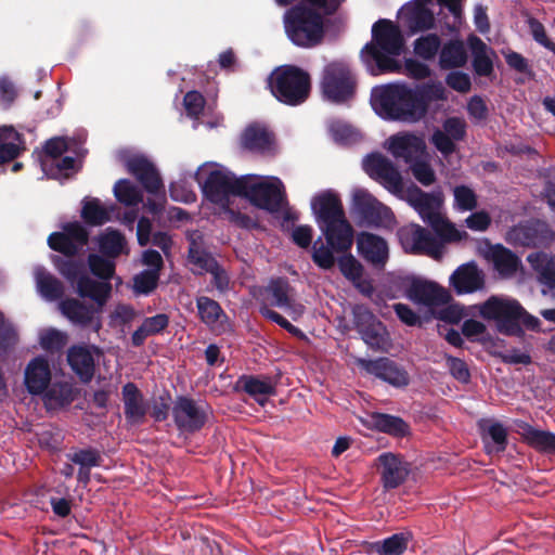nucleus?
Masks as SVG:
<instances>
[{
    "instance_id": "34",
    "label": "nucleus",
    "mask_w": 555,
    "mask_h": 555,
    "mask_svg": "<svg viewBox=\"0 0 555 555\" xmlns=\"http://www.w3.org/2000/svg\"><path fill=\"white\" fill-rule=\"evenodd\" d=\"M273 144V134L263 125L251 124L242 134V145L251 152L269 153Z\"/></svg>"
},
{
    "instance_id": "53",
    "label": "nucleus",
    "mask_w": 555,
    "mask_h": 555,
    "mask_svg": "<svg viewBox=\"0 0 555 555\" xmlns=\"http://www.w3.org/2000/svg\"><path fill=\"white\" fill-rule=\"evenodd\" d=\"M328 131L334 141L341 144H350L359 139V132L341 120H331Z\"/></svg>"
},
{
    "instance_id": "33",
    "label": "nucleus",
    "mask_w": 555,
    "mask_h": 555,
    "mask_svg": "<svg viewBox=\"0 0 555 555\" xmlns=\"http://www.w3.org/2000/svg\"><path fill=\"white\" fill-rule=\"evenodd\" d=\"M524 440L539 452L555 455V434L534 428L526 422L516 423Z\"/></svg>"
},
{
    "instance_id": "63",
    "label": "nucleus",
    "mask_w": 555,
    "mask_h": 555,
    "mask_svg": "<svg viewBox=\"0 0 555 555\" xmlns=\"http://www.w3.org/2000/svg\"><path fill=\"white\" fill-rule=\"evenodd\" d=\"M434 146L443 155L449 156L455 151V142L452 137L441 129H436L430 139Z\"/></svg>"
},
{
    "instance_id": "23",
    "label": "nucleus",
    "mask_w": 555,
    "mask_h": 555,
    "mask_svg": "<svg viewBox=\"0 0 555 555\" xmlns=\"http://www.w3.org/2000/svg\"><path fill=\"white\" fill-rule=\"evenodd\" d=\"M527 261L542 285V294L555 298V256L535 251L528 255Z\"/></svg>"
},
{
    "instance_id": "17",
    "label": "nucleus",
    "mask_w": 555,
    "mask_h": 555,
    "mask_svg": "<svg viewBox=\"0 0 555 555\" xmlns=\"http://www.w3.org/2000/svg\"><path fill=\"white\" fill-rule=\"evenodd\" d=\"M172 415L179 430L194 433L199 430L207 420V408L186 397H179L173 405Z\"/></svg>"
},
{
    "instance_id": "61",
    "label": "nucleus",
    "mask_w": 555,
    "mask_h": 555,
    "mask_svg": "<svg viewBox=\"0 0 555 555\" xmlns=\"http://www.w3.org/2000/svg\"><path fill=\"white\" fill-rule=\"evenodd\" d=\"M68 459L82 468H92L101 464V455L92 449L78 450L69 454Z\"/></svg>"
},
{
    "instance_id": "2",
    "label": "nucleus",
    "mask_w": 555,
    "mask_h": 555,
    "mask_svg": "<svg viewBox=\"0 0 555 555\" xmlns=\"http://www.w3.org/2000/svg\"><path fill=\"white\" fill-rule=\"evenodd\" d=\"M372 35V42L361 52L369 73L378 76L399 72L401 66L395 57L401 53L403 37L398 26L390 21L380 20L373 25Z\"/></svg>"
},
{
    "instance_id": "29",
    "label": "nucleus",
    "mask_w": 555,
    "mask_h": 555,
    "mask_svg": "<svg viewBox=\"0 0 555 555\" xmlns=\"http://www.w3.org/2000/svg\"><path fill=\"white\" fill-rule=\"evenodd\" d=\"M51 382L48 361L42 357L33 359L25 369L24 383L29 393L43 395Z\"/></svg>"
},
{
    "instance_id": "11",
    "label": "nucleus",
    "mask_w": 555,
    "mask_h": 555,
    "mask_svg": "<svg viewBox=\"0 0 555 555\" xmlns=\"http://www.w3.org/2000/svg\"><path fill=\"white\" fill-rule=\"evenodd\" d=\"M55 264L63 276L72 283L77 282V292L81 297L91 298L100 308L106 302L112 289L111 284L108 282H96L81 274L83 270L82 262L57 258Z\"/></svg>"
},
{
    "instance_id": "5",
    "label": "nucleus",
    "mask_w": 555,
    "mask_h": 555,
    "mask_svg": "<svg viewBox=\"0 0 555 555\" xmlns=\"http://www.w3.org/2000/svg\"><path fill=\"white\" fill-rule=\"evenodd\" d=\"M325 243L319 237L313 244L312 259L321 269L328 270L335 264V254L348 251L354 238L353 228L346 217L319 227Z\"/></svg>"
},
{
    "instance_id": "52",
    "label": "nucleus",
    "mask_w": 555,
    "mask_h": 555,
    "mask_svg": "<svg viewBox=\"0 0 555 555\" xmlns=\"http://www.w3.org/2000/svg\"><path fill=\"white\" fill-rule=\"evenodd\" d=\"M453 208L460 212L472 211L477 207L478 197L467 185H457L453 189Z\"/></svg>"
},
{
    "instance_id": "28",
    "label": "nucleus",
    "mask_w": 555,
    "mask_h": 555,
    "mask_svg": "<svg viewBox=\"0 0 555 555\" xmlns=\"http://www.w3.org/2000/svg\"><path fill=\"white\" fill-rule=\"evenodd\" d=\"M93 353L99 354V348L94 346H73L67 352L68 364L85 383L90 382L94 374Z\"/></svg>"
},
{
    "instance_id": "39",
    "label": "nucleus",
    "mask_w": 555,
    "mask_h": 555,
    "mask_svg": "<svg viewBox=\"0 0 555 555\" xmlns=\"http://www.w3.org/2000/svg\"><path fill=\"white\" fill-rule=\"evenodd\" d=\"M468 44L473 53V67L475 73L479 76H489L493 70L490 55L492 51L476 36L468 38Z\"/></svg>"
},
{
    "instance_id": "19",
    "label": "nucleus",
    "mask_w": 555,
    "mask_h": 555,
    "mask_svg": "<svg viewBox=\"0 0 555 555\" xmlns=\"http://www.w3.org/2000/svg\"><path fill=\"white\" fill-rule=\"evenodd\" d=\"M377 467L385 490L401 486L411 472L410 464L401 455L391 452H384L377 457Z\"/></svg>"
},
{
    "instance_id": "8",
    "label": "nucleus",
    "mask_w": 555,
    "mask_h": 555,
    "mask_svg": "<svg viewBox=\"0 0 555 555\" xmlns=\"http://www.w3.org/2000/svg\"><path fill=\"white\" fill-rule=\"evenodd\" d=\"M243 196L255 206L275 212L286 205L283 182L276 177L243 176Z\"/></svg>"
},
{
    "instance_id": "41",
    "label": "nucleus",
    "mask_w": 555,
    "mask_h": 555,
    "mask_svg": "<svg viewBox=\"0 0 555 555\" xmlns=\"http://www.w3.org/2000/svg\"><path fill=\"white\" fill-rule=\"evenodd\" d=\"M466 61L467 54L462 41L450 40L441 46L439 66L442 69L462 67L465 65Z\"/></svg>"
},
{
    "instance_id": "20",
    "label": "nucleus",
    "mask_w": 555,
    "mask_h": 555,
    "mask_svg": "<svg viewBox=\"0 0 555 555\" xmlns=\"http://www.w3.org/2000/svg\"><path fill=\"white\" fill-rule=\"evenodd\" d=\"M88 242V233L79 222H72L63 228V232L52 233L48 238L49 246L66 256L77 254Z\"/></svg>"
},
{
    "instance_id": "46",
    "label": "nucleus",
    "mask_w": 555,
    "mask_h": 555,
    "mask_svg": "<svg viewBox=\"0 0 555 555\" xmlns=\"http://www.w3.org/2000/svg\"><path fill=\"white\" fill-rule=\"evenodd\" d=\"M360 335L363 341L374 350L385 351L390 346L389 334L380 321L360 332Z\"/></svg>"
},
{
    "instance_id": "4",
    "label": "nucleus",
    "mask_w": 555,
    "mask_h": 555,
    "mask_svg": "<svg viewBox=\"0 0 555 555\" xmlns=\"http://www.w3.org/2000/svg\"><path fill=\"white\" fill-rule=\"evenodd\" d=\"M404 199L428 223L444 242H459L467 237L465 230L459 229L441 215L443 202L441 192L426 193L417 186H410L402 194Z\"/></svg>"
},
{
    "instance_id": "1",
    "label": "nucleus",
    "mask_w": 555,
    "mask_h": 555,
    "mask_svg": "<svg viewBox=\"0 0 555 555\" xmlns=\"http://www.w3.org/2000/svg\"><path fill=\"white\" fill-rule=\"evenodd\" d=\"M283 16L287 38L297 47L312 48L324 37V15L334 13L344 0H302Z\"/></svg>"
},
{
    "instance_id": "36",
    "label": "nucleus",
    "mask_w": 555,
    "mask_h": 555,
    "mask_svg": "<svg viewBox=\"0 0 555 555\" xmlns=\"http://www.w3.org/2000/svg\"><path fill=\"white\" fill-rule=\"evenodd\" d=\"M196 306L201 320L211 330L224 332L229 327L227 315L217 301L206 296H201L196 300Z\"/></svg>"
},
{
    "instance_id": "38",
    "label": "nucleus",
    "mask_w": 555,
    "mask_h": 555,
    "mask_svg": "<svg viewBox=\"0 0 555 555\" xmlns=\"http://www.w3.org/2000/svg\"><path fill=\"white\" fill-rule=\"evenodd\" d=\"M237 387L253 397L260 405H264L270 395L274 393V385L270 378L241 376Z\"/></svg>"
},
{
    "instance_id": "13",
    "label": "nucleus",
    "mask_w": 555,
    "mask_h": 555,
    "mask_svg": "<svg viewBox=\"0 0 555 555\" xmlns=\"http://www.w3.org/2000/svg\"><path fill=\"white\" fill-rule=\"evenodd\" d=\"M76 143L66 138H53L47 141L44 146L46 157L41 160V167L47 176L59 179L68 177L69 171L76 169V159L66 156L56 160L64 152L70 151Z\"/></svg>"
},
{
    "instance_id": "3",
    "label": "nucleus",
    "mask_w": 555,
    "mask_h": 555,
    "mask_svg": "<svg viewBox=\"0 0 555 555\" xmlns=\"http://www.w3.org/2000/svg\"><path fill=\"white\" fill-rule=\"evenodd\" d=\"M371 104L376 114L386 120L414 124L424 118V107L414 103L412 88L402 82L373 88Z\"/></svg>"
},
{
    "instance_id": "15",
    "label": "nucleus",
    "mask_w": 555,
    "mask_h": 555,
    "mask_svg": "<svg viewBox=\"0 0 555 555\" xmlns=\"http://www.w3.org/2000/svg\"><path fill=\"white\" fill-rule=\"evenodd\" d=\"M352 207L369 225L380 227L391 222V210L365 189L352 191Z\"/></svg>"
},
{
    "instance_id": "45",
    "label": "nucleus",
    "mask_w": 555,
    "mask_h": 555,
    "mask_svg": "<svg viewBox=\"0 0 555 555\" xmlns=\"http://www.w3.org/2000/svg\"><path fill=\"white\" fill-rule=\"evenodd\" d=\"M98 244L101 253L109 258H115L126 250V241L124 235L112 229H106L99 235Z\"/></svg>"
},
{
    "instance_id": "57",
    "label": "nucleus",
    "mask_w": 555,
    "mask_h": 555,
    "mask_svg": "<svg viewBox=\"0 0 555 555\" xmlns=\"http://www.w3.org/2000/svg\"><path fill=\"white\" fill-rule=\"evenodd\" d=\"M189 259L198 269V273L203 271L209 272L218 263L209 254L201 250L197 244L193 241L189 249Z\"/></svg>"
},
{
    "instance_id": "27",
    "label": "nucleus",
    "mask_w": 555,
    "mask_h": 555,
    "mask_svg": "<svg viewBox=\"0 0 555 555\" xmlns=\"http://www.w3.org/2000/svg\"><path fill=\"white\" fill-rule=\"evenodd\" d=\"M450 283L457 294H470L483 288L485 274L474 262H468L452 273Z\"/></svg>"
},
{
    "instance_id": "64",
    "label": "nucleus",
    "mask_w": 555,
    "mask_h": 555,
    "mask_svg": "<svg viewBox=\"0 0 555 555\" xmlns=\"http://www.w3.org/2000/svg\"><path fill=\"white\" fill-rule=\"evenodd\" d=\"M527 23L533 39L539 44L555 53V44L548 39L542 23L533 17L528 18Z\"/></svg>"
},
{
    "instance_id": "7",
    "label": "nucleus",
    "mask_w": 555,
    "mask_h": 555,
    "mask_svg": "<svg viewBox=\"0 0 555 555\" xmlns=\"http://www.w3.org/2000/svg\"><path fill=\"white\" fill-rule=\"evenodd\" d=\"M270 88L272 94L280 102L287 105H299L309 96L310 77L296 66H283L272 74Z\"/></svg>"
},
{
    "instance_id": "47",
    "label": "nucleus",
    "mask_w": 555,
    "mask_h": 555,
    "mask_svg": "<svg viewBox=\"0 0 555 555\" xmlns=\"http://www.w3.org/2000/svg\"><path fill=\"white\" fill-rule=\"evenodd\" d=\"M441 46V38L437 34H426L415 39L413 51L420 59L433 61L436 59Z\"/></svg>"
},
{
    "instance_id": "56",
    "label": "nucleus",
    "mask_w": 555,
    "mask_h": 555,
    "mask_svg": "<svg viewBox=\"0 0 555 555\" xmlns=\"http://www.w3.org/2000/svg\"><path fill=\"white\" fill-rule=\"evenodd\" d=\"M91 272L102 280H109L115 272V262L99 255L91 254L88 258Z\"/></svg>"
},
{
    "instance_id": "40",
    "label": "nucleus",
    "mask_w": 555,
    "mask_h": 555,
    "mask_svg": "<svg viewBox=\"0 0 555 555\" xmlns=\"http://www.w3.org/2000/svg\"><path fill=\"white\" fill-rule=\"evenodd\" d=\"M414 103H418L424 107V117L428 112L429 104L435 101H443L447 99L446 89L441 81H428L426 83L416 85L412 88Z\"/></svg>"
},
{
    "instance_id": "10",
    "label": "nucleus",
    "mask_w": 555,
    "mask_h": 555,
    "mask_svg": "<svg viewBox=\"0 0 555 555\" xmlns=\"http://www.w3.org/2000/svg\"><path fill=\"white\" fill-rule=\"evenodd\" d=\"M321 88L324 96L333 103L349 101L356 91V78L344 61L328 63L322 75Z\"/></svg>"
},
{
    "instance_id": "37",
    "label": "nucleus",
    "mask_w": 555,
    "mask_h": 555,
    "mask_svg": "<svg viewBox=\"0 0 555 555\" xmlns=\"http://www.w3.org/2000/svg\"><path fill=\"white\" fill-rule=\"evenodd\" d=\"M77 396V390L70 383H53L42 395L48 410H56L70 404Z\"/></svg>"
},
{
    "instance_id": "6",
    "label": "nucleus",
    "mask_w": 555,
    "mask_h": 555,
    "mask_svg": "<svg viewBox=\"0 0 555 555\" xmlns=\"http://www.w3.org/2000/svg\"><path fill=\"white\" fill-rule=\"evenodd\" d=\"M203 175L204 171L199 172L197 179L203 183L206 198L228 212L231 218L238 217L240 214L236 215L231 205L236 196H243V176L236 178L222 167L211 169L205 180Z\"/></svg>"
},
{
    "instance_id": "9",
    "label": "nucleus",
    "mask_w": 555,
    "mask_h": 555,
    "mask_svg": "<svg viewBox=\"0 0 555 555\" xmlns=\"http://www.w3.org/2000/svg\"><path fill=\"white\" fill-rule=\"evenodd\" d=\"M483 320L494 321L499 332L515 334L519 330L524 308L513 298L493 295L485 302L472 307Z\"/></svg>"
},
{
    "instance_id": "30",
    "label": "nucleus",
    "mask_w": 555,
    "mask_h": 555,
    "mask_svg": "<svg viewBox=\"0 0 555 555\" xmlns=\"http://www.w3.org/2000/svg\"><path fill=\"white\" fill-rule=\"evenodd\" d=\"M485 256L502 279L514 278L521 269L518 256L502 245L490 246Z\"/></svg>"
},
{
    "instance_id": "54",
    "label": "nucleus",
    "mask_w": 555,
    "mask_h": 555,
    "mask_svg": "<svg viewBox=\"0 0 555 555\" xmlns=\"http://www.w3.org/2000/svg\"><path fill=\"white\" fill-rule=\"evenodd\" d=\"M39 343L42 349L57 351L67 343V334L56 328H46L39 334Z\"/></svg>"
},
{
    "instance_id": "48",
    "label": "nucleus",
    "mask_w": 555,
    "mask_h": 555,
    "mask_svg": "<svg viewBox=\"0 0 555 555\" xmlns=\"http://www.w3.org/2000/svg\"><path fill=\"white\" fill-rule=\"evenodd\" d=\"M18 133L12 127H0V164L18 156Z\"/></svg>"
},
{
    "instance_id": "50",
    "label": "nucleus",
    "mask_w": 555,
    "mask_h": 555,
    "mask_svg": "<svg viewBox=\"0 0 555 555\" xmlns=\"http://www.w3.org/2000/svg\"><path fill=\"white\" fill-rule=\"evenodd\" d=\"M412 534L410 532L396 533L376 544L380 555H401L409 545Z\"/></svg>"
},
{
    "instance_id": "26",
    "label": "nucleus",
    "mask_w": 555,
    "mask_h": 555,
    "mask_svg": "<svg viewBox=\"0 0 555 555\" xmlns=\"http://www.w3.org/2000/svg\"><path fill=\"white\" fill-rule=\"evenodd\" d=\"M311 209L318 227L346 217L338 195L332 191H324L311 199Z\"/></svg>"
},
{
    "instance_id": "12",
    "label": "nucleus",
    "mask_w": 555,
    "mask_h": 555,
    "mask_svg": "<svg viewBox=\"0 0 555 555\" xmlns=\"http://www.w3.org/2000/svg\"><path fill=\"white\" fill-rule=\"evenodd\" d=\"M401 246L406 253L424 254L435 259L443 255V244L440 236L431 235L427 230L418 224H408L398 231Z\"/></svg>"
},
{
    "instance_id": "60",
    "label": "nucleus",
    "mask_w": 555,
    "mask_h": 555,
    "mask_svg": "<svg viewBox=\"0 0 555 555\" xmlns=\"http://www.w3.org/2000/svg\"><path fill=\"white\" fill-rule=\"evenodd\" d=\"M338 266L343 275L351 282L360 280L363 275L362 264L352 255L340 257Z\"/></svg>"
},
{
    "instance_id": "21",
    "label": "nucleus",
    "mask_w": 555,
    "mask_h": 555,
    "mask_svg": "<svg viewBox=\"0 0 555 555\" xmlns=\"http://www.w3.org/2000/svg\"><path fill=\"white\" fill-rule=\"evenodd\" d=\"M266 293L271 304L284 309L294 321H297L305 313V306L295 299L294 288L286 280L271 281L266 288Z\"/></svg>"
},
{
    "instance_id": "42",
    "label": "nucleus",
    "mask_w": 555,
    "mask_h": 555,
    "mask_svg": "<svg viewBox=\"0 0 555 555\" xmlns=\"http://www.w3.org/2000/svg\"><path fill=\"white\" fill-rule=\"evenodd\" d=\"M114 210V205L102 203L98 198H91L85 201L81 216L86 222L100 225L111 220Z\"/></svg>"
},
{
    "instance_id": "43",
    "label": "nucleus",
    "mask_w": 555,
    "mask_h": 555,
    "mask_svg": "<svg viewBox=\"0 0 555 555\" xmlns=\"http://www.w3.org/2000/svg\"><path fill=\"white\" fill-rule=\"evenodd\" d=\"M169 324L167 314L159 313L144 319L142 324L132 334V344L137 347L143 345L149 336L162 333Z\"/></svg>"
},
{
    "instance_id": "62",
    "label": "nucleus",
    "mask_w": 555,
    "mask_h": 555,
    "mask_svg": "<svg viewBox=\"0 0 555 555\" xmlns=\"http://www.w3.org/2000/svg\"><path fill=\"white\" fill-rule=\"evenodd\" d=\"M135 310L125 304L117 305L109 315V325L113 327L129 324L135 318Z\"/></svg>"
},
{
    "instance_id": "55",
    "label": "nucleus",
    "mask_w": 555,
    "mask_h": 555,
    "mask_svg": "<svg viewBox=\"0 0 555 555\" xmlns=\"http://www.w3.org/2000/svg\"><path fill=\"white\" fill-rule=\"evenodd\" d=\"M487 435L491 439V444L487 442L489 453L502 452L507 444V430L499 422H492L487 428Z\"/></svg>"
},
{
    "instance_id": "49",
    "label": "nucleus",
    "mask_w": 555,
    "mask_h": 555,
    "mask_svg": "<svg viewBox=\"0 0 555 555\" xmlns=\"http://www.w3.org/2000/svg\"><path fill=\"white\" fill-rule=\"evenodd\" d=\"M370 417L372 426L380 431L396 436H403L408 431L406 424L399 417L380 413L372 414Z\"/></svg>"
},
{
    "instance_id": "14",
    "label": "nucleus",
    "mask_w": 555,
    "mask_h": 555,
    "mask_svg": "<svg viewBox=\"0 0 555 555\" xmlns=\"http://www.w3.org/2000/svg\"><path fill=\"white\" fill-rule=\"evenodd\" d=\"M364 171L383 184L389 192L402 198L406 189L393 164L380 154H371L363 159Z\"/></svg>"
},
{
    "instance_id": "35",
    "label": "nucleus",
    "mask_w": 555,
    "mask_h": 555,
    "mask_svg": "<svg viewBox=\"0 0 555 555\" xmlns=\"http://www.w3.org/2000/svg\"><path fill=\"white\" fill-rule=\"evenodd\" d=\"M122 400L125 416L131 424H140L147 411L143 396L133 383H127L122 387Z\"/></svg>"
},
{
    "instance_id": "31",
    "label": "nucleus",
    "mask_w": 555,
    "mask_h": 555,
    "mask_svg": "<svg viewBox=\"0 0 555 555\" xmlns=\"http://www.w3.org/2000/svg\"><path fill=\"white\" fill-rule=\"evenodd\" d=\"M127 166L128 170L135 176L149 193L157 195L163 192L164 185L159 173L146 158L132 157L128 160Z\"/></svg>"
},
{
    "instance_id": "44",
    "label": "nucleus",
    "mask_w": 555,
    "mask_h": 555,
    "mask_svg": "<svg viewBox=\"0 0 555 555\" xmlns=\"http://www.w3.org/2000/svg\"><path fill=\"white\" fill-rule=\"evenodd\" d=\"M35 280L38 292L47 300H55L62 296V283L43 268L35 269Z\"/></svg>"
},
{
    "instance_id": "51",
    "label": "nucleus",
    "mask_w": 555,
    "mask_h": 555,
    "mask_svg": "<svg viewBox=\"0 0 555 555\" xmlns=\"http://www.w3.org/2000/svg\"><path fill=\"white\" fill-rule=\"evenodd\" d=\"M116 198L126 206H135L143 199L142 191L128 180H119L114 186Z\"/></svg>"
},
{
    "instance_id": "18",
    "label": "nucleus",
    "mask_w": 555,
    "mask_h": 555,
    "mask_svg": "<svg viewBox=\"0 0 555 555\" xmlns=\"http://www.w3.org/2000/svg\"><path fill=\"white\" fill-rule=\"evenodd\" d=\"M386 144L395 158L403 159L406 164H411L418 158H428L424 139L414 133L401 132L391 135Z\"/></svg>"
},
{
    "instance_id": "24",
    "label": "nucleus",
    "mask_w": 555,
    "mask_h": 555,
    "mask_svg": "<svg viewBox=\"0 0 555 555\" xmlns=\"http://www.w3.org/2000/svg\"><path fill=\"white\" fill-rule=\"evenodd\" d=\"M359 254L372 266L383 269L389 258L387 242L373 233L361 232L357 236Z\"/></svg>"
},
{
    "instance_id": "22",
    "label": "nucleus",
    "mask_w": 555,
    "mask_h": 555,
    "mask_svg": "<svg viewBox=\"0 0 555 555\" xmlns=\"http://www.w3.org/2000/svg\"><path fill=\"white\" fill-rule=\"evenodd\" d=\"M358 364L366 373L395 386L403 387L409 384V375L405 370L387 358L376 360L359 359Z\"/></svg>"
},
{
    "instance_id": "58",
    "label": "nucleus",
    "mask_w": 555,
    "mask_h": 555,
    "mask_svg": "<svg viewBox=\"0 0 555 555\" xmlns=\"http://www.w3.org/2000/svg\"><path fill=\"white\" fill-rule=\"evenodd\" d=\"M158 279L156 270H144L133 278V289L138 294H149L157 286Z\"/></svg>"
},
{
    "instance_id": "16",
    "label": "nucleus",
    "mask_w": 555,
    "mask_h": 555,
    "mask_svg": "<svg viewBox=\"0 0 555 555\" xmlns=\"http://www.w3.org/2000/svg\"><path fill=\"white\" fill-rule=\"evenodd\" d=\"M405 296L420 308H425L427 311L444 306L450 299L447 289L437 283L421 279L411 280L406 286Z\"/></svg>"
},
{
    "instance_id": "32",
    "label": "nucleus",
    "mask_w": 555,
    "mask_h": 555,
    "mask_svg": "<svg viewBox=\"0 0 555 555\" xmlns=\"http://www.w3.org/2000/svg\"><path fill=\"white\" fill-rule=\"evenodd\" d=\"M405 27L411 33L431 29L435 25L434 13L421 3H406L400 11Z\"/></svg>"
},
{
    "instance_id": "25",
    "label": "nucleus",
    "mask_w": 555,
    "mask_h": 555,
    "mask_svg": "<svg viewBox=\"0 0 555 555\" xmlns=\"http://www.w3.org/2000/svg\"><path fill=\"white\" fill-rule=\"evenodd\" d=\"M61 312L73 323L81 327H90L98 333L102 327L100 309L87 307L77 299H65L60 304Z\"/></svg>"
},
{
    "instance_id": "59",
    "label": "nucleus",
    "mask_w": 555,
    "mask_h": 555,
    "mask_svg": "<svg viewBox=\"0 0 555 555\" xmlns=\"http://www.w3.org/2000/svg\"><path fill=\"white\" fill-rule=\"evenodd\" d=\"M414 178L423 185H430L435 182V171L430 167L427 158H418L409 164Z\"/></svg>"
}]
</instances>
